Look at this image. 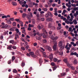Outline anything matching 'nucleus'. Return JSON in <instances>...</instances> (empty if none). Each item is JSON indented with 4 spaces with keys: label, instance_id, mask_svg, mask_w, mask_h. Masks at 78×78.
Here are the masks:
<instances>
[{
    "label": "nucleus",
    "instance_id": "60",
    "mask_svg": "<svg viewBox=\"0 0 78 78\" xmlns=\"http://www.w3.org/2000/svg\"><path fill=\"white\" fill-rule=\"evenodd\" d=\"M41 21H44V20H45V19L44 18H42L41 19Z\"/></svg>",
    "mask_w": 78,
    "mask_h": 78
},
{
    "label": "nucleus",
    "instance_id": "40",
    "mask_svg": "<svg viewBox=\"0 0 78 78\" xmlns=\"http://www.w3.org/2000/svg\"><path fill=\"white\" fill-rule=\"evenodd\" d=\"M15 31H16V33H19V29H16Z\"/></svg>",
    "mask_w": 78,
    "mask_h": 78
},
{
    "label": "nucleus",
    "instance_id": "32",
    "mask_svg": "<svg viewBox=\"0 0 78 78\" xmlns=\"http://www.w3.org/2000/svg\"><path fill=\"white\" fill-rule=\"evenodd\" d=\"M22 33H24V34H25V35H26V34H26V32H25V29L23 30L22 31Z\"/></svg>",
    "mask_w": 78,
    "mask_h": 78
},
{
    "label": "nucleus",
    "instance_id": "53",
    "mask_svg": "<svg viewBox=\"0 0 78 78\" xmlns=\"http://www.w3.org/2000/svg\"><path fill=\"white\" fill-rule=\"evenodd\" d=\"M73 16H74V17H78V16H77V15L76 13H74Z\"/></svg>",
    "mask_w": 78,
    "mask_h": 78
},
{
    "label": "nucleus",
    "instance_id": "45",
    "mask_svg": "<svg viewBox=\"0 0 78 78\" xmlns=\"http://www.w3.org/2000/svg\"><path fill=\"white\" fill-rule=\"evenodd\" d=\"M57 68V66H55L53 68V70L54 71V70H55L56 69V68Z\"/></svg>",
    "mask_w": 78,
    "mask_h": 78
},
{
    "label": "nucleus",
    "instance_id": "11",
    "mask_svg": "<svg viewBox=\"0 0 78 78\" xmlns=\"http://www.w3.org/2000/svg\"><path fill=\"white\" fill-rule=\"evenodd\" d=\"M42 62H43V61H42V58H39V62L40 65H41L42 64Z\"/></svg>",
    "mask_w": 78,
    "mask_h": 78
},
{
    "label": "nucleus",
    "instance_id": "44",
    "mask_svg": "<svg viewBox=\"0 0 78 78\" xmlns=\"http://www.w3.org/2000/svg\"><path fill=\"white\" fill-rule=\"evenodd\" d=\"M70 69H72V70H75V67L73 66H71L70 67Z\"/></svg>",
    "mask_w": 78,
    "mask_h": 78
},
{
    "label": "nucleus",
    "instance_id": "35",
    "mask_svg": "<svg viewBox=\"0 0 78 78\" xmlns=\"http://www.w3.org/2000/svg\"><path fill=\"white\" fill-rule=\"evenodd\" d=\"M51 65L52 66H56L55 63L54 62H51Z\"/></svg>",
    "mask_w": 78,
    "mask_h": 78
},
{
    "label": "nucleus",
    "instance_id": "20",
    "mask_svg": "<svg viewBox=\"0 0 78 78\" xmlns=\"http://www.w3.org/2000/svg\"><path fill=\"white\" fill-rule=\"evenodd\" d=\"M60 75L62 76H64L66 75V73H60Z\"/></svg>",
    "mask_w": 78,
    "mask_h": 78
},
{
    "label": "nucleus",
    "instance_id": "52",
    "mask_svg": "<svg viewBox=\"0 0 78 78\" xmlns=\"http://www.w3.org/2000/svg\"><path fill=\"white\" fill-rule=\"evenodd\" d=\"M26 16V14H23V18H25V16Z\"/></svg>",
    "mask_w": 78,
    "mask_h": 78
},
{
    "label": "nucleus",
    "instance_id": "26",
    "mask_svg": "<svg viewBox=\"0 0 78 78\" xmlns=\"http://www.w3.org/2000/svg\"><path fill=\"white\" fill-rule=\"evenodd\" d=\"M29 17L31 18H32V17H33V15L32 14V13H31V12L29 13Z\"/></svg>",
    "mask_w": 78,
    "mask_h": 78
},
{
    "label": "nucleus",
    "instance_id": "24",
    "mask_svg": "<svg viewBox=\"0 0 78 78\" xmlns=\"http://www.w3.org/2000/svg\"><path fill=\"white\" fill-rule=\"evenodd\" d=\"M12 25L14 27H16V22H13L12 23Z\"/></svg>",
    "mask_w": 78,
    "mask_h": 78
},
{
    "label": "nucleus",
    "instance_id": "33",
    "mask_svg": "<svg viewBox=\"0 0 78 78\" xmlns=\"http://www.w3.org/2000/svg\"><path fill=\"white\" fill-rule=\"evenodd\" d=\"M55 13H54V15L56 16H58V12L57 11H55Z\"/></svg>",
    "mask_w": 78,
    "mask_h": 78
},
{
    "label": "nucleus",
    "instance_id": "63",
    "mask_svg": "<svg viewBox=\"0 0 78 78\" xmlns=\"http://www.w3.org/2000/svg\"><path fill=\"white\" fill-rule=\"evenodd\" d=\"M19 3L20 4V5H22V4H23V1H20V2Z\"/></svg>",
    "mask_w": 78,
    "mask_h": 78
},
{
    "label": "nucleus",
    "instance_id": "57",
    "mask_svg": "<svg viewBox=\"0 0 78 78\" xmlns=\"http://www.w3.org/2000/svg\"><path fill=\"white\" fill-rule=\"evenodd\" d=\"M55 27L54 26H52V29L54 30L55 29Z\"/></svg>",
    "mask_w": 78,
    "mask_h": 78
},
{
    "label": "nucleus",
    "instance_id": "18",
    "mask_svg": "<svg viewBox=\"0 0 78 78\" xmlns=\"http://www.w3.org/2000/svg\"><path fill=\"white\" fill-rule=\"evenodd\" d=\"M7 23L8 24H9V25H10L12 23L11 21L10 20H8V21H7Z\"/></svg>",
    "mask_w": 78,
    "mask_h": 78
},
{
    "label": "nucleus",
    "instance_id": "47",
    "mask_svg": "<svg viewBox=\"0 0 78 78\" xmlns=\"http://www.w3.org/2000/svg\"><path fill=\"white\" fill-rule=\"evenodd\" d=\"M12 48H13V49L15 50V49H17V47H16V46H14L12 47Z\"/></svg>",
    "mask_w": 78,
    "mask_h": 78
},
{
    "label": "nucleus",
    "instance_id": "51",
    "mask_svg": "<svg viewBox=\"0 0 78 78\" xmlns=\"http://www.w3.org/2000/svg\"><path fill=\"white\" fill-rule=\"evenodd\" d=\"M43 42L44 43H46L47 42V40L46 39H44L43 40Z\"/></svg>",
    "mask_w": 78,
    "mask_h": 78
},
{
    "label": "nucleus",
    "instance_id": "12",
    "mask_svg": "<svg viewBox=\"0 0 78 78\" xmlns=\"http://www.w3.org/2000/svg\"><path fill=\"white\" fill-rule=\"evenodd\" d=\"M46 20L48 22H50V21H51V20H52V19L51 18H48L46 19Z\"/></svg>",
    "mask_w": 78,
    "mask_h": 78
},
{
    "label": "nucleus",
    "instance_id": "9",
    "mask_svg": "<svg viewBox=\"0 0 78 78\" xmlns=\"http://www.w3.org/2000/svg\"><path fill=\"white\" fill-rule=\"evenodd\" d=\"M49 58L51 60H52L53 59V54H51L49 56Z\"/></svg>",
    "mask_w": 78,
    "mask_h": 78
},
{
    "label": "nucleus",
    "instance_id": "46",
    "mask_svg": "<svg viewBox=\"0 0 78 78\" xmlns=\"http://www.w3.org/2000/svg\"><path fill=\"white\" fill-rule=\"evenodd\" d=\"M13 73H17V70H16L15 69H14L13 70Z\"/></svg>",
    "mask_w": 78,
    "mask_h": 78
},
{
    "label": "nucleus",
    "instance_id": "56",
    "mask_svg": "<svg viewBox=\"0 0 78 78\" xmlns=\"http://www.w3.org/2000/svg\"><path fill=\"white\" fill-rule=\"evenodd\" d=\"M70 34L72 35L73 37H74V36H75V34H73L72 33H70Z\"/></svg>",
    "mask_w": 78,
    "mask_h": 78
},
{
    "label": "nucleus",
    "instance_id": "31",
    "mask_svg": "<svg viewBox=\"0 0 78 78\" xmlns=\"http://www.w3.org/2000/svg\"><path fill=\"white\" fill-rule=\"evenodd\" d=\"M42 10L43 11H47V9L45 8H43L42 9Z\"/></svg>",
    "mask_w": 78,
    "mask_h": 78
},
{
    "label": "nucleus",
    "instance_id": "4",
    "mask_svg": "<svg viewBox=\"0 0 78 78\" xmlns=\"http://www.w3.org/2000/svg\"><path fill=\"white\" fill-rule=\"evenodd\" d=\"M70 16H71V18L69 19V21L72 22L73 20V19L74 18V16L73 15V14L72 13H70L69 14Z\"/></svg>",
    "mask_w": 78,
    "mask_h": 78
},
{
    "label": "nucleus",
    "instance_id": "1",
    "mask_svg": "<svg viewBox=\"0 0 78 78\" xmlns=\"http://www.w3.org/2000/svg\"><path fill=\"white\" fill-rule=\"evenodd\" d=\"M56 36V34H54L53 35H50L49 36V37L52 39V40H55L56 41L57 39H58V36H56Z\"/></svg>",
    "mask_w": 78,
    "mask_h": 78
},
{
    "label": "nucleus",
    "instance_id": "8",
    "mask_svg": "<svg viewBox=\"0 0 78 78\" xmlns=\"http://www.w3.org/2000/svg\"><path fill=\"white\" fill-rule=\"evenodd\" d=\"M0 27L2 28H6L8 27V24H6L5 25H4V26H2V25L0 26Z\"/></svg>",
    "mask_w": 78,
    "mask_h": 78
},
{
    "label": "nucleus",
    "instance_id": "10",
    "mask_svg": "<svg viewBox=\"0 0 78 78\" xmlns=\"http://www.w3.org/2000/svg\"><path fill=\"white\" fill-rule=\"evenodd\" d=\"M15 40H17V38H19V35H18V34H16L15 35Z\"/></svg>",
    "mask_w": 78,
    "mask_h": 78
},
{
    "label": "nucleus",
    "instance_id": "3",
    "mask_svg": "<svg viewBox=\"0 0 78 78\" xmlns=\"http://www.w3.org/2000/svg\"><path fill=\"white\" fill-rule=\"evenodd\" d=\"M45 48H46V49L47 50H48V51H51L52 50L51 48L48 46H46L45 47Z\"/></svg>",
    "mask_w": 78,
    "mask_h": 78
},
{
    "label": "nucleus",
    "instance_id": "58",
    "mask_svg": "<svg viewBox=\"0 0 78 78\" xmlns=\"http://www.w3.org/2000/svg\"><path fill=\"white\" fill-rule=\"evenodd\" d=\"M25 66V63H22L21 64V66L22 67H23Z\"/></svg>",
    "mask_w": 78,
    "mask_h": 78
},
{
    "label": "nucleus",
    "instance_id": "34",
    "mask_svg": "<svg viewBox=\"0 0 78 78\" xmlns=\"http://www.w3.org/2000/svg\"><path fill=\"white\" fill-rule=\"evenodd\" d=\"M53 60L54 62H57L58 61V59L56 58H54Z\"/></svg>",
    "mask_w": 78,
    "mask_h": 78
},
{
    "label": "nucleus",
    "instance_id": "17",
    "mask_svg": "<svg viewBox=\"0 0 78 78\" xmlns=\"http://www.w3.org/2000/svg\"><path fill=\"white\" fill-rule=\"evenodd\" d=\"M62 45V41H60L58 44L59 47H61Z\"/></svg>",
    "mask_w": 78,
    "mask_h": 78
},
{
    "label": "nucleus",
    "instance_id": "5",
    "mask_svg": "<svg viewBox=\"0 0 78 78\" xmlns=\"http://www.w3.org/2000/svg\"><path fill=\"white\" fill-rule=\"evenodd\" d=\"M41 29H42V30H43V33H46V30L44 28V26H43L42 24H41Z\"/></svg>",
    "mask_w": 78,
    "mask_h": 78
},
{
    "label": "nucleus",
    "instance_id": "29",
    "mask_svg": "<svg viewBox=\"0 0 78 78\" xmlns=\"http://www.w3.org/2000/svg\"><path fill=\"white\" fill-rule=\"evenodd\" d=\"M64 48V46H62L61 47H60V51H61L62 50H63Z\"/></svg>",
    "mask_w": 78,
    "mask_h": 78
},
{
    "label": "nucleus",
    "instance_id": "64",
    "mask_svg": "<svg viewBox=\"0 0 78 78\" xmlns=\"http://www.w3.org/2000/svg\"><path fill=\"white\" fill-rule=\"evenodd\" d=\"M15 21H16V22H19V19H15Z\"/></svg>",
    "mask_w": 78,
    "mask_h": 78
},
{
    "label": "nucleus",
    "instance_id": "38",
    "mask_svg": "<svg viewBox=\"0 0 78 78\" xmlns=\"http://www.w3.org/2000/svg\"><path fill=\"white\" fill-rule=\"evenodd\" d=\"M15 59V57L14 56H13L12 57V60L13 62V61H14V60Z\"/></svg>",
    "mask_w": 78,
    "mask_h": 78
},
{
    "label": "nucleus",
    "instance_id": "13",
    "mask_svg": "<svg viewBox=\"0 0 78 78\" xmlns=\"http://www.w3.org/2000/svg\"><path fill=\"white\" fill-rule=\"evenodd\" d=\"M11 3L12 5H13V6H17V3L15 2H12Z\"/></svg>",
    "mask_w": 78,
    "mask_h": 78
},
{
    "label": "nucleus",
    "instance_id": "6",
    "mask_svg": "<svg viewBox=\"0 0 78 78\" xmlns=\"http://www.w3.org/2000/svg\"><path fill=\"white\" fill-rule=\"evenodd\" d=\"M39 36H40L41 37V36H42L44 38H47V37L46 36V35L44 34H39Z\"/></svg>",
    "mask_w": 78,
    "mask_h": 78
},
{
    "label": "nucleus",
    "instance_id": "30",
    "mask_svg": "<svg viewBox=\"0 0 78 78\" xmlns=\"http://www.w3.org/2000/svg\"><path fill=\"white\" fill-rule=\"evenodd\" d=\"M64 61L65 63H67V59L65 58L64 59Z\"/></svg>",
    "mask_w": 78,
    "mask_h": 78
},
{
    "label": "nucleus",
    "instance_id": "25",
    "mask_svg": "<svg viewBox=\"0 0 78 78\" xmlns=\"http://www.w3.org/2000/svg\"><path fill=\"white\" fill-rule=\"evenodd\" d=\"M76 52H72L70 53V55H71V56H73V55H76Z\"/></svg>",
    "mask_w": 78,
    "mask_h": 78
},
{
    "label": "nucleus",
    "instance_id": "50",
    "mask_svg": "<svg viewBox=\"0 0 78 78\" xmlns=\"http://www.w3.org/2000/svg\"><path fill=\"white\" fill-rule=\"evenodd\" d=\"M71 6H73L74 7H76V4H71Z\"/></svg>",
    "mask_w": 78,
    "mask_h": 78
},
{
    "label": "nucleus",
    "instance_id": "39",
    "mask_svg": "<svg viewBox=\"0 0 78 78\" xmlns=\"http://www.w3.org/2000/svg\"><path fill=\"white\" fill-rule=\"evenodd\" d=\"M9 43L13 44L14 43V41L13 40H10L9 41Z\"/></svg>",
    "mask_w": 78,
    "mask_h": 78
},
{
    "label": "nucleus",
    "instance_id": "54",
    "mask_svg": "<svg viewBox=\"0 0 78 78\" xmlns=\"http://www.w3.org/2000/svg\"><path fill=\"white\" fill-rule=\"evenodd\" d=\"M69 43H67V44H66L65 46V48H66L68 47V46H69Z\"/></svg>",
    "mask_w": 78,
    "mask_h": 78
},
{
    "label": "nucleus",
    "instance_id": "2",
    "mask_svg": "<svg viewBox=\"0 0 78 78\" xmlns=\"http://www.w3.org/2000/svg\"><path fill=\"white\" fill-rule=\"evenodd\" d=\"M54 45L53 46V48L54 50H56V47H57V42L56 41H55L54 43Z\"/></svg>",
    "mask_w": 78,
    "mask_h": 78
},
{
    "label": "nucleus",
    "instance_id": "27",
    "mask_svg": "<svg viewBox=\"0 0 78 78\" xmlns=\"http://www.w3.org/2000/svg\"><path fill=\"white\" fill-rule=\"evenodd\" d=\"M66 5L68 7V8H71V5H69V4L68 3L66 4Z\"/></svg>",
    "mask_w": 78,
    "mask_h": 78
},
{
    "label": "nucleus",
    "instance_id": "42",
    "mask_svg": "<svg viewBox=\"0 0 78 78\" xmlns=\"http://www.w3.org/2000/svg\"><path fill=\"white\" fill-rule=\"evenodd\" d=\"M2 19H4V18H7V16L3 15V16H2Z\"/></svg>",
    "mask_w": 78,
    "mask_h": 78
},
{
    "label": "nucleus",
    "instance_id": "23",
    "mask_svg": "<svg viewBox=\"0 0 78 78\" xmlns=\"http://www.w3.org/2000/svg\"><path fill=\"white\" fill-rule=\"evenodd\" d=\"M43 56L44 58H46L47 57V55H46V53L43 52Z\"/></svg>",
    "mask_w": 78,
    "mask_h": 78
},
{
    "label": "nucleus",
    "instance_id": "36",
    "mask_svg": "<svg viewBox=\"0 0 78 78\" xmlns=\"http://www.w3.org/2000/svg\"><path fill=\"white\" fill-rule=\"evenodd\" d=\"M10 20H11V21H14V18H10Z\"/></svg>",
    "mask_w": 78,
    "mask_h": 78
},
{
    "label": "nucleus",
    "instance_id": "55",
    "mask_svg": "<svg viewBox=\"0 0 78 78\" xmlns=\"http://www.w3.org/2000/svg\"><path fill=\"white\" fill-rule=\"evenodd\" d=\"M37 28L39 30H41V27L39 25L37 26Z\"/></svg>",
    "mask_w": 78,
    "mask_h": 78
},
{
    "label": "nucleus",
    "instance_id": "21",
    "mask_svg": "<svg viewBox=\"0 0 78 78\" xmlns=\"http://www.w3.org/2000/svg\"><path fill=\"white\" fill-rule=\"evenodd\" d=\"M29 28H33L34 27V25L33 24L31 25V24H29Z\"/></svg>",
    "mask_w": 78,
    "mask_h": 78
},
{
    "label": "nucleus",
    "instance_id": "48",
    "mask_svg": "<svg viewBox=\"0 0 78 78\" xmlns=\"http://www.w3.org/2000/svg\"><path fill=\"white\" fill-rule=\"evenodd\" d=\"M8 63L9 64H11V60H9L8 62Z\"/></svg>",
    "mask_w": 78,
    "mask_h": 78
},
{
    "label": "nucleus",
    "instance_id": "41",
    "mask_svg": "<svg viewBox=\"0 0 78 78\" xmlns=\"http://www.w3.org/2000/svg\"><path fill=\"white\" fill-rule=\"evenodd\" d=\"M72 27H70L69 28V29L68 30V31L69 32H70V31H72Z\"/></svg>",
    "mask_w": 78,
    "mask_h": 78
},
{
    "label": "nucleus",
    "instance_id": "19",
    "mask_svg": "<svg viewBox=\"0 0 78 78\" xmlns=\"http://www.w3.org/2000/svg\"><path fill=\"white\" fill-rule=\"evenodd\" d=\"M73 22L74 24V25H76L77 24V21L76 20H74L73 21Z\"/></svg>",
    "mask_w": 78,
    "mask_h": 78
},
{
    "label": "nucleus",
    "instance_id": "28",
    "mask_svg": "<svg viewBox=\"0 0 78 78\" xmlns=\"http://www.w3.org/2000/svg\"><path fill=\"white\" fill-rule=\"evenodd\" d=\"M66 64H67V66H68V67H70L71 66V65H70V63H69L67 62L66 63Z\"/></svg>",
    "mask_w": 78,
    "mask_h": 78
},
{
    "label": "nucleus",
    "instance_id": "37",
    "mask_svg": "<svg viewBox=\"0 0 78 78\" xmlns=\"http://www.w3.org/2000/svg\"><path fill=\"white\" fill-rule=\"evenodd\" d=\"M29 54H30V55H31V56H32V55L34 54V52H29Z\"/></svg>",
    "mask_w": 78,
    "mask_h": 78
},
{
    "label": "nucleus",
    "instance_id": "15",
    "mask_svg": "<svg viewBox=\"0 0 78 78\" xmlns=\"http://www.w3.org/2000/svg\"><path fill=\"white\" fill-rule=\"evenodd\" d=\"M77 63H78V62L77 61V60H76V59L74 60V62H73V64L75 65L76 64H77Z\"/></svg>",
    "mask_w": 78,
    "mask_h": 78
},
{
    "label": "nucleus",
    "instance_id": "22",
    "mask_svg": "<svg viewBox=\"0 0 78 78\" xmlns=\"http://www.w3.org/2000/svg\"><path fill=\"white\" fill-rule=\"evenodd\" d=\"M40 51L42 52V53H43L44 51H45V49H43V48H41V49H40Z\"/></svg>",
    "mask_w": 78,
    "mask_h": 78
},
{
    "label": "nucleus",
    "instance_id": "59",
    "mask_svg": "<svg viewBox=\"0 0 78 78\" xmlns=\"http://www.w3.org/2000/svg\"><path fill=\"white\" fill-rule=\"evenodd\" d=\"M59 54L60 55H63V52H59Z\"/></svg>",
    "mask_w": 78,
    "mask_h": 78
},
{
    "label": "nucleus",
    "instance_id": "7",
    "mask_svg": "<svg viewBox=\"0 0 78 78\" xmlns=\"http://www.w3.org/2000/svg\"><path fill=\"white\" fill-rule=\"evenodd\" d=\"M12 45H10L7 47V49L8 50H11V49H12Z\"/></svg>",
    "mask_w": 78,
    "mask_h": 78
},
{
    "label": "nucleus",
    "instance_id": "43",
    "mask_svg": "<svg viewBox=\"0 0 78 78\" xmlns=\"http://www.w3.org/2000/svg\"><path fill=\"white\" fill-rule=\"evenodd\" d=\"M49 17V14L48 13H47L45 15V17H46V18H47L48 17Z\"/></svg>",
    "mask_w": 78,
    "mask_h": 78
},
{
    "label": "nucleus",
    "instance_id": "61",
    "mask_svg": "<svg viewBox=\"0 0 78 78\" xmlns=\"http://www.w3.org/2000/svg\"><path fill=\"white\" fill-rule=\"evenodd\" d=\"M21 41H23L24 42H25V40H24V39H23V38L22 37V38H21Z\"/></svg>",
    "mask_w": 78,
    "mask_h": 78
},
{
    "label": "nucleus",
    "instance_id": "14",
    "mask_svg": "<svg viewBox=\"0 0 78 78\" xmlns=\"http://www.w3.org/2000/svg\"><path fill=\"white\" fill-rule=\"evenodd\" d=\"M52 27V24L51 23H49L48 24V28H50Z\"/></svg>",
    "mask_w": 78,
    "mask_h": 78
},
{
    "label": "nucleus",
    "instance_id": "16",
    "mask_svg": "<svg viewBox=\"0 0 78 78\" xmlns=\"http://www.w3.org/2000/svg\"><path fill=\"white\" fill-rule=\"evenodd\" d=\"M33 5H35V7H38V6L37 5H38V4L36 3L35 2H33Z\"/></svg>",
    "mask_w": 78,
    "mask_h": 78
},
{
    "label": "nucleus",
    "instance_id": "49",
    "mask_svg": "<svg viewBox=\"0 0 78 78\" xmlns=\"http://www.w3.org/2000/svg\"><path fill=\"white\" fill-rule=\"evenodd\" d=\"M32 57L34 58H36V55L34 54L32 56Z\"/></svg>",
    "mask_w": 78,
    "mask_h": 78
},
{
    "label": "nucleus",
    "instance_id": "62",
    "mask_svg": "<svg viewBox=\"0 0 78 78\" xmlns=\"http://www.w3.org/2000/svg\"><path fill=\"white\" fill-rule=\"evenodd\" d=\"M39 14L38 13H37V14H36V16L37 17H39Z\"/></svg>",
    "mask_w": 78,
    "mask_h": 78
}]
</instances>
